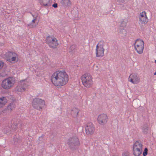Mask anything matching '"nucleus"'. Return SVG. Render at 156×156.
Here are the masks:
<instances>
[{
  "label": "nucleus",
  "mask_w": 156,
  "mask_h": 156,
  "mask_svg": "<svg viewBox=\"0 0 156 156\" xmlns=\"http://www.w3.org/2000/svg\"><path fill=\"white\" fill-rule=\"evenodd\" d=\"M69 80V76L64 70L55 72L51 77L52 83L56 86H62L66 84Z\"/></svg>",
  "instance_id": "obj_1"
},
{
  "label": "nucleus",
  "mask_w": 156,
  "mask_h": 156,
  "mask_svg": "<svg viewBox=\"0 0 156 156\" xmlns=\"http://www.w3.org/2000/svg\"><path fill=\"white\" fill-rule=\"evenodd\" d=\"M15 83V78L9 77L5 79L2 81L1 86L4 89L8 90L13 87Z\"/></svg>",
  "instance_id": "obj_2"
},
{
  "label": "nucleus",
  "mask_w": 156,
  "mask_h": 156,
  "mask_svg": "<svg viewBox=\"0 0 156 156\" xmlns=\"http://www.w3.org/2000/svg\"><path fill=\"white\" fill-rule=\"evenodd\" d=\"M81 79L83 85L87 87H90L93 83L92 76L89 74L83 75L81 76Z\"/></svg>",
  "instance_id": "obj_3"
},
{
  "label": "nucleus",
  "mask_w": 156,
  "mask_h": 156,
  "mask_svg": "<svg viewBox=\"0 0 156 156\" xmlns=\"http://www.w3.org/2000/svg\"><path fill=\"white\" fill-rule=\"evenodd\" d=\"M6 59L9 62L12 63L17 62L19 60L18 55L13 52H8L6 54Z\"/></svg>",
  "instance_id": "obj_4"
},
{
  "label": "nucleus",
  "mask_w": 156,
  "mask_h": 156,
  "mask_svg": "<svg viewBox=\"0 0 156 156\" xmlns=\"http://www.w3.org/2000/svg\"><path fill=\"white\" fill-rule=\"evenodd\" d=\"M143 145L140 142H136L133 147V154L135 156H140L142 153Z\"/></svg>",
  "instance_id": "obj_5"
},
{
  "label": "nucleus",
  "mask_w": 156,
  "mask_h": 156,
  "mask_svg": "<svg viewBox=\"0 0 156 156\" xmlns=\"http://www.w3.org/2000/svg\"><path fill=\"white\" fill-rule=\"evenodd\" d=\"M67 143L71 148L73 149L77 148L80 145L79 139L76 136L70 138L67 141Z\"/></svg>",
  "instance_id": "obj_6"
},
{
  "label": "nucleus",
  "mask_w": 156,
  "mask_h": 156,
  "mask_svg": "<svg viewBox=\"0 0 156 156\" xmlns=\"http://www.w3.org/2000/svg\"><path fill=\"white\" fill-rule=\"evenodd\" d=\"M144 43L141 39H138L136 40L134 44V48L139 54L142 53L144 49Z\"/></svg>",
  "instance_id": "obj_7"
},
{
  "label": "nucleus",
  "mask_w": 156,
  "mask_h": 156,
  "mask_svg": "<svg viewBox=\"0 0 156 156\" xmlns=\"http://www.w3.org/2000/svg\"><path fill=\"white\" fill-rule=\"evenodd\" d=\"M45 105L44 101L39 98L35 99L32 103L33 107L35 109L38 110L41 109Z\"/></svg>",
  "instance_id": "obj_8"
},
{
  "label": "nucleus",
  "mask_w": 156,
  "mask_h": 156,
  "mask_svg": "<svg viewBox=\"0 0 156 156\" xmlns=\"http://www.w3.org/2000/svg\"><path fill=\"white\" fill-rule=\"evenodd\" d=\"M28 82V81L27 79L20 80L19 82V86L16 88V90L21 92L24 91L27 87Z\"/></svg>",
  "instance_id": "obj_9"
},
{
  "label": "nucleus",
  "mask_w": 156,
  "mask_h": 156,
  "mask_svg": "<svg viewBox=\"0 0 156 156\" xmlns=\"http://www.w3.org/2000/svg\"><path fill=\"white\" fill-rule=\"evenodd\" d=\"M104 43L103 41L99 42L96 46V54L97 57H101L104 54L105 49L103 47Z\"/></svg>",
  "instance_id": "obj_10"
},
{
  "label": "nucleus",
  "mask_w": 156,
  "mask_h": 156,
  "mask_svg": "<svg viewBox=\"0 0 156 156\" xmlns=\"http://www.w3.org/2000/svg\"><path fill=\"white\" fill-rule=\"evenodd\" d=\"M97 120L100 125L103 126L107 123L108 120V117L106 114H101L98 116Z\"/></svg>",
  "instance_id": "obj_11"
},
{
  "label": "nucleus",
  "mask_w": 156,
  "mask_h": 156,
  "mask_svg": "<svg viewBox=\"0 0 156 156\" xmlns=\"http://www.w3.org/2000/svg\"><path fill=\"white\" fill-rule=\"evenodd\" d=\"M46 42L50 47L53 48H56L58 44L56 39L52 36L48 37Z\"/></svg>",
  "instance_id": "obj_12"
},
{
  "label": "nucleus",
  "mask_w": 156,
  "mask_h": 156,
  "mask_svg": "<svg viewBox=\"0 0 156 156\" xmlns=\"http://www.w3.org/2000/svg\"><path fill=\"white\" fill-rule=\"evenodd\" d=\"M139 23L142 25H145L148 21V19L147 16V13L145 11L140 12L139 16Z\"/></svg>",
  "instance_id": "obj_13"
},
{
  "label": "nucleus",
  "mask_w": 156,
  "mask_h": 156,
  "mask_svg": "<svg viewBox=\"0 0 156 156\" xmlns=\"http://www.w3.org/2000/svg\"><path fill=\"white\" fill-rule=\"evenodd\" d=\"M128 80L134 84H136L140 82V79L136 74L132 73L129 75Z\"/></svg>",
  "instance_id": "obj_14"
},
{
  "label": "nucleus",
  "mask_w": 156,
  "mask_h": 156,
  "mask_svg": "<svg viewBox=\"0 0 156 156\" xmlns=\"http://www.w3.org/2000/svg\"><path fill=\"white\" fill-rule=\"evenodd\" d=\"M86 133L87 135L93 134L95 131L94 126L91 123L87 124L85 127Z\"/></svg>",
  "instance_id": "obj_15"
},
{
  "label": "nucleus",
  "mask_w": 156,
  "mask_h": 156,
  "mask_svg": "<svg viewBox=\"0 0 156 156\" xmlns=\"http://www.w3.org/2000/svg\"><path fill=\"white\" fill-rule=\"evenodd\" d=\"M33 19L32 21L27 24V26L30 28L35 27L38 25L39 20L38 17L36 15H33Z\"/></svg>",
  "instance_id": "obj_16"
},
{
  "label": "nucleus",
  "mask_w": 156,
  "mask_h": 156,
  "mask_svg": "<svg viewBox=\"0 0 156 156\" xmlns=\"http://www.w3.org/2000/svg\"><path fill=\"white\" fill-rule=\"evenodd\" d=\"M39 2L41 5L48 7L51 5L52 0H40Z\"/></svg>",
  "instance_id": "obj_17"
},
{
  "label": "nucleus",
  "mask_w": 156,
  "mask_h": 156,
  "mask_svg": "<svg viewBox=\"0 0 156 156\" xmlns=\"http://www.w3.org/2000/svg\"><path fill=\"white\" fill-rule=\"evenodd\" d=\"M8 101L7 98L5 97L0 98V109L2 108L6 104Z\"/></svg>",
  "instance_id": "obj_18"
},
{
  "label": "nucleus",
  "mask_w": 156,
  "mask_h": 156,
  "mask_svg": "<svg viewBox=\"0 0 156 156\" xmlns=\"http://www.w3.org/2000/svg\"><path fill=\"white\" fill-rule=\"evenodd\" d=\"M62 4L63 6L66 7L70 6L71 5V2L70 0H62Z\"/></svg>",
  "instance_id": "obj_19"
},
{
  "label": "nucleus",
  "mask_w": 156,
  "mask_h": 156,
  "mask_svg": "<svg viewBox=\"0 0 156 156\" xmlns=\"http://www.w3.org/2000/svg\"><path fill=\"white\" fill-rule=\"evenodd\" d=\"M78 112V109L74 108L71 111V114L73 117H75L77 116Z\"/></svg>",
  "instance_id": "obj_20"
},
{
  "label": "nucleus",
  "mask_w": 156,
  "mask_h": 156,
  "mask_svg": "<svg viewBox=\"0 0 156 156\" xmlns=\"http://www.w3.org/2000/svg\"><path fill=\"white\" fill-rule=\"evenodd\" d=\"M119 32L122 35H125L126 34V30L124 28L123 29H120Z\"/></svg>",
  "instance_id": "obj_21"
},
{
  "label": "nucleus",
  "mask_w": 156,
  "mask_h": 156,
  "mask_svg": "<svg viewBox=\"0 0 156 156\" xmlns=\"http://www.w3.org/2000/svg\"><path fill=\"white\" fill-rule=\"evenodd\" d=\"M148 149L147 148H145L143 153V156H146L147 154Z\"/></svg>",
  "instance_id": "obj_22"
},
{
  "label": "nucleus",
  "mask_w": 156,
  "mask_h": 156,
  "mask_svg": "<svg viewBox=\"0 0 156 156\" xmlns=\"http://www.w3.org/2000/svg\"><path fill=\"white\" fill-rule=\"evenodd\" d=\"M122 156H130L129 152L128 151H125L122 154Z\"/></svg>",
  "instance_id": "obj_23"
},
{
  "label": "nucleus",
  "mask_w": 156,
  "mask_h": 156,
  "mask_svg": "<svg viewBox=\"0 0 156 156\" xmlns=\"http://www.w3.org/2000/svg\"><path fill=\"white\" fill-rule=\"evenodd\" d=\"M4 63L3 61L0 60V70L2 69L4 66Z\"/></svg>",
  "instance_id": "obj_24"
},
{
  "label": "nucleus",
  "mask_w": 156,
  "mask_h": 156,
  "mask_svg": "<svg viewBox=\"0 0 156 156\" xmlns=\"http://www.w3.org/2000/svg\"><path fill=\"white\" fill-rule=\"evenodd\" d=\"M117 1L120 3H124L127 1V0H117Z\"/></svg>",
  "instance_id": "obj_25"
},
{
  "label": "nucleus",
  "mask_w": 156,
  "mask_h": 156,
  "mask_svg": "<svg viewBox=\"0 0 156 156\" xmlns=\"http://www.w3.org/2000/svg\"><path fill=\"white\" fill-rule=\"evenodd\" d=\"M53 6L55 8H56L57 7V4H54L53 5Z\"/></svg>",
  "instance_id": "obj_26"
},
{
  "label": "nucleus",
  "mask_w": 156,
  "mask_h": 156,
  "mask_svg": "<svg viewBox=\"0 0 156 156\" xmlns=\"http://www.w3.org/2000/svg\"><path fill=\"white\" fill-rule=\"evenodd\" d=\"M154 75H156V72L154 73Z\"/></svg>",
  "instance_id": "obj_27"
},
{
  "label": "nucleus",
  "mask_w": 156,
  "mask_h": 156,
  "mask_svg": "<svg viewBox=\"0 0 156 156\" xmlns=\"http://www.w3.org/2000/svg\"><path fill=\"white\" fill-rule=\"evenodd\" d=\"M155 63H156V60H155Z\"/></svg>",
  "instance_id": "obj_28"
},
{
  "label": "nucleus",
  "mask_w": 156,
  "mask_h": 156,
  "mask_svg": "<svg viewBox=\"0 0 156 156\" xmlns=\"http://www.w3.org/2000/svg\"><path fill=\"white\" fill-rule=\"evenodd\" d=\"M96 67H98V66H96Z\"/></svg>",
  "instance_id": "obj_29"
}]
</instances>
